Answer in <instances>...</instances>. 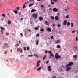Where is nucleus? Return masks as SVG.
Instances as JSON below:
<instances>
[{
	"label": "nucleus",
	"instance_id": "1",
	"mask_svg": "<svg viewBox=\"0 0 78 78\" xmlns=\"http://www.w3.org/2000/svg\"><path fill=\"white\" fill-rule=\"evenodd\" d=\"M31 30H28L25 33V36L27 37H29V36L30 34V33H31Z\"/></svg>",
	"mask_w": 78,
	"mask_h": 78
},
{
	"label": "nucleus",
	"instance_id": "2",
	"mask_svg": "<svg viewBox=\"0 0 78 78\" xmlns=\"http://www.w3.org/2000/svg\"><path fill=\"white\" fill-rule=\"evenodd\" d=\"M55 57L56 59H58V58H61V56L60 55H59V54L58 53H56L55 55Z\"/></svg>",
	"mask_w": 78,
	"mask_h": 78
},
{
	"label": "nucleus",
	"instance_id": "3",
	"mask_svg": "<svg viewBox=\"0 0 78 78\" xmlns=\"http://www.w3.org/2000/svg\"><path fill=\"white\" fill-rule=\"evenodd\" d=\"M32 17L34 18V19H37V13H33L32 14Z\"/></svg>",
	"mask_w": 78,
	"mask_h": 78
},
{
	"label": "nucleus",
	"instance_id": "4",
	"mask_svg": "<svg viewBox=\"0 0 78 78\" xmlns=\"http://www.w3.org/2000/svg\"><path fill=\"white\" fill-rule=\"evenodd\" d=\"M73 63L72 62H70L69 64H67L66 65V67H67L69 66H72V65H73Z\"/></svg>",
	"mask_w": 78,
	"mask_h": 78
},
{
	"label": "nucleus",
	"instance_id": "5",
	"mask_svg": "<svg viewBox=\"0 0 78 78\" xmlns=\"http://www.w3.org/2000/svg\"><path fill=\"white\" fill-rule=\"evenodd\" d=\"M58 70L59 72H63V69H62V68L61 67L59 68L58 69Z\"/></svg>",
	"mask_w": 78,
	"mask_h": 78
},
{
	"label": "nucleus",
	"instance_id": "6",
	"mask_svg": "<svg viewBox=\"0 0 78 78\" xmlns=\"http://www.w3.org/2000/svg\"><path fill=\"white\" fill-rule=\"evenodd\" d=\"M0 28L1 29V33H2V34H3V30H5V28L1 26L0 27Z\"/></svg>",
	"mask_w": 78,
	"mask_h": 78
},
{
	"label": "nucleus",
	"instance_id": "7",
	"mask_svg": "<svg viewBox=\"0 0 78 78\" xmlns=\"http://www.w3.org/2000/svg\"><path fill=\"white\" fill-rule=\"evenodd\" d=\"M66 71L67 72H69V70H71V67L70 66H68L66 67Z\"/></svg>",
	"mask_w": 78,
	"mask_h": 78
},
{
	"label": "nucleus",
	"instance_id": "8",
	"mask_svg": "<svg viewBox=\"0 0 78 78\" xmlns=\"http://www.w3.org/2000/svg\"><path fill=\"white\" fill-rule=\"evenodd\" d=\"M53 11L54 12H58V9L57 8H53Z\"/></svg>",
	"mask_w": 78,
	"mask_h": 78
},
{
	"label": "nucleus",
	"instance_id": "9",
	"mask_svg": "<svg viewBox=\"0 0 78 78\" xmlns=\"http://www.w3.org/2000/svg\"><path fill=\"white\" fill-rule=\"evenodd\" d=\"M67 20H65L64 21V22L63 23V24L64 25H67Z\"/></svg>",
	"mask_w": 78,
	"mask_h": 78
},
{
	"label": "nucleus",
	"instance_id": "10",
	"mask_svg": "<svg viewBox=\"0 0 78 78\" xmlns=\"http://www.w3.org/2000/svg\"><path fill=\"white\" fill-rule=\"evenodd\" d=\"M50 68H51V66H48L47 68V69L48 70V71H50L51 70V69H50Z\"/></svg>",
	"mask_w": 78,
	"mask_h": 78
},
{
	"label": "nucleus",
	"instance_id": "11",
	"mask_svg": "<svg viewBox=\"0 0 78 78\" xmlns=\"http://www.w3.org/2000/svg\"><path fill=\"white\" fill-rule=\"evenodd\" d=\"M3 45L5 46L6 47H9V46H8V44L6 43H5L3 44Z\"/></svg>",
	"mask_w": 78,
	"mask_h": 78
},
{
	"label": "nucleus",
	"instance_id": "12",
	"mask_svg": "<svg viewBox=\"0 0 78 78\" xmlns=\"http://www.w3.org/2000/svg\"><path fill=\"white\" fill-rule=\"evenodd\" d=\"M55 20H59V17L57 16H55Z\"/></svg>",
	"mask_w": 78,
	"mask_h": 78
},
{
	"label": "nucleus",
	"instance_id": "13",
	"mask_svg": "<svg viewBox=\"0 0 78 78\" xmlns=\"http://www.w3.org/2000/svg\"><path fill=\"white\" fill-rule=\"evenodd\" d=\"M39 19L40 21H42V20H43V18L41 16L39 17Z\"/></svg>",
	"mask_w": 78,
	"mask_h": 78
},
{
	"label": "nucleus",
	"instance_id": "14",
	"mask_svg": "<svg viewBox=\"0 0 78 78\" xmlns=\"http://www.w3.org/2000/svg\"><path fill=\"white\" fill-rule=\"evenodd\" d=\"M73 50H74V51H76V50H78V47L75 46L73 48Z\"/></svg>",
	"mask_w": 78,
	"mask_h": 78
},
{
	"label": "nucleus",
	"instance_id": "15",
	"mask_svg": "<svg viewBox=\"0 0 78 78\" xmlns=\"http://www.w3.org/2000/svg\"><path fill=\"white\" fill-rule=\"evenodd\" d=\"M41 68H42V69H43V67H42V66H41V67H39L37 69V71H39V70H41Z\"/></svg>",
	"mask_w": 78,
	"mask_h": 78
},
{
	"label": "nucleus",
	"instance_id": "16",
	"mask_svg": "<svg viewBox=\"0 0 78 78\" xmlns=\"http://www.w3.org/2000/svg\"><path fill=\"white\" fill-rule=\"evenodd\" d=\"M47 30L48 31H49V32H51V30L50 28H47Z\"/></svg>",
	"mask_w": 78,
	"mask_h": 78
},
{
	"label": "nucleus",
	"instance_id": "17",
	"mask_svg": "<svg viewBox=\"0 0 78 78\" xmlns=\"http://www.w3.org/2000/svg\"><path fill=\"white\" fill-rule=\"evenodd\" d=\"M60 42H61L60 40H57L55 43H56V44H59V43H60Z\"/></svg>",
	"mask_w": 78,
	"mask_h": 78
},
{
	"label": "nucleus",
	"instance_id": "18",
	"mask_svg": "<svg viewBox=\"0 0 78 78\" xmlns=\"http://www.w3.org/2000/svg\"><path fill=\"white\" fill-rule=\"evenodd\" d=\"M36 45H37L39 44V40H37L36 41Z\"/></svg>",
	"mask_w": 78,
	"mask_h": 78
},
{
	"label": "nucleus",
	"instance_id": "19",
	"mask_svg": "<svg viewBox=\"0 0 78 78\" xmlns=\"http://www.w3.org/2000/svg\"><path fill=\"white\" fill-rule=\"evenodd\" d=\"M50 56L51 57H53L54 58H55V56L54 55H53V54H51L50 55Z\"/></svg>",
	"mask_w": 78,
	"mask_h": 78
},
{
	"label": "nucleus",
	"instance_id": "20",
	"mask_svg": "<svg viewBox=\"0 0 78 78\" xmlns=\"http://www.w3.org/2000/svg\"><path fill=\"white\" fill-rule=\"evenodd\" d=\"M33 5V4H30L29 5V7H31Z\"/></svg>",
	"mask_w": 78,
	"mask_h": 78
},
{
	"label": "nucleus",
	"instance_id": "21",
	"mask_svg": "<svg viewBox=\"0 0 78 78\" xmlns=\"http://www.w3.org/2000/svg\"><path fill=\"white\" fill-rule=\"evenodd\" d=\"M35 11H36V10L34 9H32L31 10V12H34Z\"/></svg>",
	"mask_w": 78,
	"mask_h": 78
},
{
	"label": "nucleus",
	"instance_id": "22",
	"mask_svg": "<svg viewBox=\"0 0 78 78\" xmlns=\"http://www.w3.org/2000/svg\"><path fill=\"white\" fill-rule=\"evenodd\" d=\"M56 48H61V46L59 45H57Z\"/></svg>",
	"mask_w": 78,
	"mask_h": 78
},
{
	"label": "nucleus",
	"instance_id": "23",
	"mask_svg": "<svg viewBox=\"0 0 78 78\" xmlns=\"http://www.w3.org/2000/svg\"><path fill=\"white\" fill-rule=\"evenodd\" d=\"M6 16V15L5 14H3L2 15V17H5Z\"/></svg>",
	"mask_w": 78,
	"mask_h": 78
},
{
	"label": "nucleus",
	"instance_id": "24",
	"mask_svg": "<svg viewBox=\"0 0 78 78\" xmlns=\"http://www.w3.org/2000/svg\"><path fill=\"white\" fill-rule=\"evenodd\" d=\"M13 12L15 14H17V13H18L17 10H15V11H13Z\"/></svg>",
	"mask_w": 78,
	"mask_h": 78
},
{
	"label": "nucleus",
	"instance_id": "25",
	"mask_svg": "<svg viewBox=\"0 0 78 78\" xmlns=\"http://www.w3.org/2000/svg\"><path fill=\"white\" fill-rule=\"evenodd\" d=\"M73 58H75L76 59V58H77V55H74L73 56Z\"/></svg>",
	"mask_w": 78,
	"mask_h": 78
},
{
	"label": "nucleus",
	"instance_id": "26",
	"mask_svg": "<svg viewBox=\"0 0 78 78\" xmlns=\"http://www.w3.org/2000/svg\"><path fill=\"white\" fill-rule=\"evenodd\" d=\"M51 3L52 4V5H54V4H55V3L52 1V0H51Z\"/></svg>",
	"mask_w": 78,
	"mask_h": 78
},
{
	"label": "nucleus",
	"instance_id": "27",
	"mask_svg": "<svg viewBox=\"0 0 78 78\" xmlns=\"http://www.w3.org/2000/svg\"><path fill=\"white\" fill-rule=\"evenodd\" d=\"M46 55H45L44 56L43 58V61H45V58H46Z\"/></svg>",
	"mask_w": 78,
	"mask_h": 78
},
{
	"label": "nucleus",
	"instance_id": "28",
	"mask_svg": "<svg viewBox=\"0 0 78 78\" xmlns=\"http://www.w3.org/2000/svg\"><path fill=\"white\" fill-rule=\"evenodd\" d=\"M11 22L10 21H8V25H9V24H11Z\"/></svg>",
	"mask_w": 78,
	"mask_h": 78
},
{
	"label": "nucleus",
	"instance_id": "29",
	"mask_svg": "<svg viewBox=\"0 0 78 78\" xmlns=\"http://www.w3.org/2000/svg\"><path fill=\"white\" fill-rule=\"evenodd\" d=\"M67 26H69L70 25V23L69 22H68L66 24Z\"/></svg>",
	"mask_w": 78,
	"mask_h": 78
},
{
	"label": "nucleus",
	"instance_id": "30",
	"mask_svg": "<svg viewBox=\"0 0 78 78\" xmlns=\"http://www.w3.org/2000/svg\"><path fill=\"white\" fill-rule=\"evenodd\" d=\"M34 56L36 58H37V57H39V56H38V55H36V54H34Z\"/></svg>",
	"mask_w": 78,
	"mask_h": 78
},
{
	"label": "nucleus",
	"instance_id": "31",
	"mask_svg": "<svg viewBox=\"0 0 78 78\" xmlns=\"http://www.w3.org/2000/svg\"><path fill=\"white\" fill-rule=\"evenodd\" d=\"M40 31L44 32V29H41L40 30Z\"/></svg>",
	"mask_w": 78,
	"mask_h": 78
},
{
	"label": "nucleus",
	"instance_id": "32",
	"mask_svg": "<svg viewBox=\"0 0 78 78\" xmlns=\"http://www.w3.org/2000/svg\"><path fill=\"white\" fill-rule=\"evenodd\" d=\"M25 5H26V3H25L23 5V9L25 8Z\"/></svg>",
	"mask_w": 78,
	"mask_h": 78
},
{
	"label": "nucleus",
	"instance_id": "33",
	"mask_svg": "<svg viewBox=\"0 0 78 78\" xmlns=\"http://www.w3.org/2000/svg\"><path fill=\"white\" fill-rule=\"evenodd\" d=\"M40 63H41V61L39 60V61H38L37 62V64H40Z\"/></svg>",
	"mask_w": 78,
	"mask_h": 78
},
{
	"label": "nucleus",
	"instance_id": "34",
	"mask_svg": "<svg viewBox=\"0 0 78 78\" xmlns=\"http://www.w3.org/2000/svg\"><path fill=\"white\" fill-rule=\"evenodd\" d=\"M51 18L52 19V20H54L55 19V18L53 16H51Z\"/></svg>",
	"mask_w": 78,
	"mask_h": 78
},
{
	"label": "nucleus",
	"instance_id": "35",
	"mask_svg": "<svg viewBox=\"0 0 78 78\" xmlns=\"http://www.w3.org/2000/svg\"><path fill=\"white\" fill-rule=\"evenodd\" d=\"M71 27H73V23H71Z\"/></svg>",
	"mask_w": 78,
	"mask_h": 78
},
{
	"label": "nucleus",
	"instance_id": "36",
	"mask_svg": "<svg viewBox=\"0 0 78 78\" xmlns=\"http://www.w3.org/2000/svg\"><path fill=\"white\" fill-rule=\"evenodd\" d=\"M57 27H61V24H58L57 25Z\"/></svg>",
	"mask_w": 78,
	"mask_h": 78
},
{
	"label": "nucleus",
	"instance_id": "37",
	"mask_svg": "<svg viewBox=\"0 0 78 78\" xmlns=\"http://www.w3.org/2000/svg\"><path fill=\"white\" fill-rule=\"evenodd\" d=\"M45 24L46 25H48V22H47V21H45Z\"/></svg>",
	"mask_w": 78,
	"mask_h": 78
},
{
	"label": "nucleus",
	"instance_id": "38",
	"mask_svg": "<svg viewBox=\"0 0 78 78\" xmlns=\"http://www.w3.org/2000/svg\"><path fill=\"white\" fill-rule=\"evenodd\" d=\"M27 50H30V48L29 47H27L26 48Z\"/></svg>",
	"mask_w": 78,
	"mask_h": 78
},
{
	"label": "nucleus",
	"instance_id": "39",
	"mask_svg": "<svg viewBox=\"0 0 78 78\" xmlns=\"http://www.w3.org/2000/svg\"><path fill=\"white\" fill-rule=\"evenodd\" d=\"M33 55H30L28 56V57H31L32 56H33Z\"/></svg>",
	"mask_w": 78,
	"mask_h": 78
},
{
	"label": "nucleus",
	"instance_id": "40",
	"mask_svg": "<svg viewBox=\"0 0 78 78\" xmlns=\"http://www.w3.org/2000/svg\"><path fill=\"white\" fill-rule=\"evenodd\" d=\"M16 9L17 10H20V9L19 8V7H17V8H16Z\"/></svg>",
	"mask_w": 78,
	"mask_h": 78
},
{
	"label": "nucleus",
	"instance_id": "41",
	"mask_svg": "<svg viewBox=\"0 0 78 78\" xmlns=\"http://www.w3.org/2000/svg\"><path fill=\"white\" fill-rule=\"evenodd\" d=\"M34 29L35 30H38V29H39V28L37 27H36L34 28Z\"/></svg>",
	"mask_w": 78,
	"mask_h": 78
},
{
	"label": "nucleus",
	"instance_id": "42",
	"mask_svg": "<svg viewBox=\"0 0 78 78\" xmlns=\"http://www.w3.org/2000/svg\"><path fill=\"white\" fill-rule=\"evenodd\" d=\"M7 53H8V52L5 51L4 52V54H7Z\"/></svg>",
	"mask_w": 78,
	"mask_h": 78
},
{
	"label": "nucleus",
	"instance_id": "43",
	"mask_svg": "<svg viewBox=\"0 0 78 78\" xmlns=\"http://www.w3.org/2000/svg\"><path fill=\"white\" fill-rule=\"evenodd\" d=\"M26 49H27V48L26 47H24V51H26Z\"/></svg>",
	"mask_w": 78,
	"mask_h": 78
},
{
	"label": "nucleus",
	"instance_id": "44",
	"mask_svg": "<svg viewBox=\"0 0 78 78\" xmlns=\"http://www.w3.org/2000/svg\"><path fill=\"white\" fill-rule=\"evenodd\" d=\"M18 14H19V16H20V15H21V12H18Z\"/></svg>",
	"mask_w": 78,
	"mask_h": 78
},
{
	"label": "nucleus",
	"instance_id": "45",
	"mask_svg": "<svg viewBox=\"0 0 78 78\" xmlns=\"http://www.w3.org/2000/svg\"><path fill=\"white\" fill-rule=\"evenodd\" d=\"M48 53H50V54H51L52 53V52H51V51H48Z\"/></svg>",
	"mask_w": 78,
	"mask_h": 78
},
{
	"label": "nucleus",
	"instance_id": "46",
	"mask_svg": "<svg viewBox=\"0 0 78 78\" xmlns=\"http://www.w3.org/2000/svg\"><path fill=\"white\" fill-rule=\"evenodd\" d=\"M36 36L37 37H39V34H37L36 35Z\"/></svg>",
	"mask_w": 78,
	"mask_h": 78
},
{
	"label": "nucleus",
	"instance_id": "47",
	"mask_svg": "<svg viewBox=\"0 0 78 78\" xmlns=\"http://www.w3.org/2000/svg\"><path fill=\"white\" fill-rule=\"evenodd\" d=\"M76 41H78V38L77 37H76Z\"/></svg>",
	"mask_w": 78,
	"mask_h": 78
},
{
	"label": "nucleus",
	"instance_id": "48",
	"mask_svg": "<svg viewBox=\"0 0 78 78\" xmlns=\"http://www.w3.org/2000/svg\"><path fill=\"white\" fill-rule=\"evenodd\" d=\"M48 7H51V5H50V4H48Z\"/></svg>",
	"mask_w": 78,
	"mask_h": 78
},
{
	"label": "nucleus",
	"instance_id": "49",
	"mask_svg": "<svg viewBox=\"0 0 78 78\" xmlns=\"http://www.w3.org/2000/svg\"><path fill=\"white\" fill-rule=\"evenodd\" d=\"M61 67H62V68H64V65H62L61 66Z\"/></svg>",
	"mask_w": 78,
	"mask_h": 78
},
{
	"label": "nucleus",
	"instance_id": "50",
	"mask_svg": "<svg viewBox=\"0 0 78 78\" xmlns=\"http://www.w3.org/2000/svg\"><path fill=\"white\" fill-rule=\"evenodd\" d=\"M20 48H17V51H20Z\"/></svg>",
	"mask_w": 78,
	"mask_h": 78
},
{
	"label": "nucleus",
	"instance_id": "51",
	"mask_svg": "<svg viewBox=\"0 0 78 78\" xmlns=\"http://www.w3.org/2000/svg\"><path fill=\"white\" fill-rule=\"evenodd\" d=\"M53 37H54L53 36H51V39H53Z\"/></svg>",
	"mask_w": 78,
	"mask_h": 78
},
{
	"label": "nucleus",
	"instance_id": "52",
	"mask_svg": "<svg viewBox=\"0 0 78 78\" xmlns=\"http://www.w3.org/2000/svg\"><path fill=\"white\" fill-rule=\"evenodd\" d=\"M40 65L39 64H38L36 66V67H39V66Z\"/></svg>",
	"mask_w": 78,
	"mask_h": 78
},
{
	"label": "nucleus",
	"instance_id": "53",
	"mask_svg": "<svg viewBox=\"0 0 78 78\" xmlns=\"http://www.w3.org/2000/svg\"><path fill=\"white\" fill-rule=\"evenodd\" d=\"M20 35H21V36L22 37L23 36V34H22V33H20Z\"/></svg>",
	"mask_w": 78,
	"mask_h": 78
},
{
	"label": "nucleus",
	"instance_id": "54",
	"mask_svg": "<svg viewBox=\"0 0 78 78\" xmlns=\"http://www.w3.org/2000/svg\"><path fill=\"white\" fill-rule=\"evenodd\" d=\"M48 63H49V61H48L46 62V64H48Z\"/></svg>",
	"mask_w": 78,
	"mask_h": 78
},
{
	"label": "nucleus",
	"instance_id": "55",
	"mask_svg": "<svg viewBox=\"0 0 78 78\" xmlns=\"http://www.w3.org/2000/svg\"><path fill=\"white\" fill-rule=\"evenodd\" d=\"M56 78V76H52V78Z\"/></svg>",
	"mask_w": 78,
	"mask_h": 78
},
{
	"label": "nucleus",
	"instance_id": "56",
	"mask_svg": "<svg viewBox=\"0 0 78 78\" xmlns=\"http://www.w3.org/2000/svg\"><path fill=\"white\" fill-rule=\"evenodd\" d=\"M66 19H68L69 18V15H68L66 16Z\"/></svg>",
	"mask_w": 78,
	"mask_h": 78
},
{
	"label": "nucleus",
	"instance_id": "57",
	"mask_svg": "<svg viewBox=\"0 0 78 78\" xmlns=\"http://www.w3.org/2000/svg\"><path fill=\"white\" fill-rule=\"evenodd\" d=\"M6 36H8V35H9V33H6Z\"/></svg>",
	"mask_w": 78,
	"mask_h": 78
},
{
	"label": "nucleus",
	"instance_id": "58",
	"mask_svg": "<svg viewBox=\"0 0 78 78\" xmlns=\"http://www.w3.org/2000/svg\"><path fill=\"white\" fill-rule=\"evenodd\" d=\"M49 10L50 11H51V10H52V8L51 7L49 8Z\"/></svg>",
	"mask_w": 78,
	"mask_h": 78
},
{
	"label": "nucleus",
	"instance_id": "59",
	"mask_svg": "<svg viewBox=\"0 0 78 78\" xmlns=\"http://www.w3.org/2000/svg\"><path fill=\"white\" fill-rule=\"evenodd\" d=\"M53 2H57V0H53Z\"/></svg>",
	"mask_w": 78,
	"mask_h": 78
},
{
	"label": "nucleus",
	"instance_id": "60",
	"mask_svg": "<svg viewBox=\"0 0 78 78\" xmlns=\"http://www.w3.org/2000/svg\"><path fill=\"white\" fill-rule=\"evenodd\" d=\"M48 52V51H45V53H47Z\"/></svg>",
	"mask_w": 78,
	"mask_h": 78
},
{
	"label": "nucleus",
	"instance_id": "61",
	"mask_svg": "<svg viewBox=\"0 0 78 78\" xmlns=\"http://www.w3.org/2000/svg\"><path fill=\"white\" fill-rule=\"evenodd\" d=\"M43 7H44V6L42 5L41 6V8H42Z\"/></svg>",
	"mask_w": 78,
	"mask_h": 78
},
{
	"label": "nucleus",
	"instance_id": "62",
	"mask_svg": "<svg viewBox=\"0 0 78 78\" xmlns=\"http://www.w3.org/2000/svg\"><path fill=\"white\" fill-rule=\"evenodd\" d=\"M75 31L73 30L72 31V33H75Z\"/></svg>",
	"mask_w": 78,
	"mask_h": 78
},
{
	"label": "nucleus",
	"instance_id": "63",
	"mask_svg": "<svg viewBox=\"0 0 78 78\" xmlns=\"http://www.w3.org/2000/svg\"><path fill=\"white\" fill-rule=\"evenodd\" d=\"M20 53H22V49H21V50H20Z\"/></svg>",
	"mask_w": 78,
	"mask_h": 78
},
{
	"label": "nucleus",
	"instance_id": "64",
	"mask_svg": "<svg viewBox=\"0 0 78 78\" xmlns=\"http://www.w3.org/2000/svg\"><path fill=\"white\" fill-rule=\"evenodd\" d=\"M59 15H60L59 13H58L57 14V16H59Z\"/></svg>",
	"mask_w": 78,
	"mask_h": 78
}]
</instances>
